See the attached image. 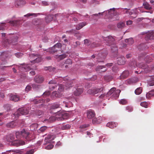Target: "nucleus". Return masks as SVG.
Here are the masks:
<instances>
[{
  "label": "nucleus",
  "instance_id": "nucleus-36",
  "mask_svg": "<svg viewBox=\"0 0 154 154\" xmlns=\"http://www.w3.org/2000/svg\"><path fill=\"white\" fill-rule=\"evenodd\" d=\"M3 107L7 111H10L12 107V105L11 104H7L4 105Z\"/></svg>",
  "mask_w": 154,
  "mask_h": 154
},
{
  "label": "nucleus",
  "instance_id": "nucleus-7",
  "mask_svg": "<svg viewBox=\"0 0 154 154\" xmlns=\"http://www.w3.org/2000/svg\"><path fill=\"white\" fill-rule=\"evenodd\" d=\"M55 114H56L55 116L50 118V120L51 119H53L58 121H62L68 119L69 117V115L68 113L60 110H58L57 112Z\"/></svg>",
  "mask_w": 154,
  "mask_h": 154
},
{
  "label": "nucleus",
  "instance_id": "nucleus-27",
  "mask_svg": "<svg viewBox=\"0 0 154 154\" xmlns=\"http://www.w3.org/2000/svg\"><path fill=\"white\" fill-rule=\"evenodd\" d=\"M153 55H154L153 54H151L150 55H147L144 59L148 63L152 61L153 60L152 58H154Z\"/></svg>",
  "mask_w": 154,
  "mask_h": 154
},
{
  "label": "nucleus",
  "instance_id": "nucleus-59",
  "mask_svg": "<svg viewBox=\"0 0 154 154\" xmlns=\"http://www.w3.org/2000/svg\"><path fill=\"white\" fill-rule=\"evenodd\" d=\"M54 147V145L50 144L45 147V149H50Z\"/></svg>",
  "mask_w": 154,
  "mask_h": 154
},
{
  "label": "nucleus",
  "instance_id": "nucleus-17",
  "mask_svg": "<svg viewBox=\"0 0 154 154\" xmlns=\"http://www.w3.org/2000/svg\"><path fill=\"white\" fill-rule=\"evenodd\" d=\"M10 100L14 102H17L20 100L19 96L16 94H10L8 95Z\"/></svg>",
  "mask_w": 154,
  "mask_h": 154
},
{
  "label": "nucleus",
  "instance_id": "nucleus-28",
  "mask_svg": "<svg viewBox=\"0 0 154 154\" xmlns=\"http://www.w3.org/2000/svg\"><path fill=\"white\" fill-rule=\"evenodd\" d=\"M96 70L101 72H104L107 70V69L104 66H99L96 68Z\"/></svg>",
  "mask_w": 154,
  "mask_h": 154
},
{
  "label": "nucleus",
  "instance_id": "nucleus-1",
  "mask_svg": "<svg viewBox=\"0 0 154 154\" xmlns=\"http://www.w3.org/2000/svg\"><path fill=\"white\" fill-rule=\"evenodd\" d=\"M15 136L13 133L9 134L5 136L4 140L5 141L9 142V145L19 146L25 144V142L22 140L15 139Z\"/></svg>",
  "mask_w": 154,
  "mask_h": 154
},
{
  "label": "nucleus",
  "instance_id": "nucleus-34",
  "mask_svg": "<svg viewBox=\"0 0 154 154\" xmlns=\"http://www.w3.org/2000/svg\"><path fill=\"white\" fill-rule=\"evenodd\" d=\"M86 24V23L85 22L81 23L77 25L76 27V29H77L79 30L85 26Z\"/></svg>",
  "mask_w": 154,
  "mask_h": 154
},
{
  "label": "nucleus",
  "instance_id": "nucleus-64",
  "mask_svg": "<svg viewBox=\"0 0 154 154\" xmlns=\"http://www.w3.org/2000/svg\"><path fill=\"white\" fill-rule=\"evenodd\" d=\"M126 109L128 112H131L132 111L133 109L131 107L128 106L126 107Z\"/></svg>",
  "mask_w": 154,
  "mask_h": 154
},
{
  "label": "nucleus",
  "instance_id": "nucleus-15",
  "mask_svg": "<svg viewBox=\"0 0 154 154\" xmlns=\"http://www.w3.org/2000/svg\"><path fill=\"white\" fill-rule=\"evenodd\" d=\"M59 108H60V104L57 103H54L51 105L50 107V112L54 114L56 113L58 110H57V109Z\"/></svg>",
  "mask_w": 154,
  "mask_h": 154
},
{
  "label": "nucleus",
  "instance_id": "nucleus-12",
  "mask_svg": "<svg viewBox=\"0 0 154 154\" xmlns=\"http://www.w3.org/2000/svg\"><path fill=\"white\" fill-rule=\"evenodd\" d=\"M103 88H95L88 90L87 93L89 94L95 95L97 94L101 93L103 91Z\"/></svg>",
  "mask_w": 154,
  "mask_h": 154
},
{
  "label": "nucleus",
  "instance_id": "nucleus-55",
  "mask_svg": "<svg viewBox=\"0 0 154 154\" xmlns=\"http://www.w3.org/2000/svg\"><path fill=\"white\" fill-rule=\"evenodd\" d=\"M39 85L35 84H32V88L35 89L37 90L38 88Z\"/></svg>",
  "mask_w": 154,
  "mask_h": 154
},
{
  "label": "nucleus",
  "instance_id": "nucleus-38",
  "mask_svg": "<svg viewBox=\"0 0 154 154\" xmlns=\"http://www.w3.org/2000/svg\"><path fill=\"white\" fill-rule=\"evenodd\" d=\"M116 90V88H111L106 94V97H108L111 94H113L114 91Z\"/></svg>",
  "mask_w": 154,
  "mask_h": 154
},
{
  "label": "nucleus",
  "instance_id": "nucleus-21",
  "mask_svg": "<svg viewBox=\"0 0 154 154\" xmlns=\"http://www.w3.org/2000/svg\"><path fill=\"white\" fill-rule=\"evenodd\" d=\"M86 113L87 118L90 119L93 118L95 116L94 111L91 109L88 110Z\"/></svg>",
  "mask_w": 154,
  "mask_h": 154
},
{
  "label": "nucleus",
  "instance_id": "nucleus-14",
  "mask_svg": "<svg viewBox=\"0 0 154 154\" xmlns=\"http://www.w3.org/2000/svg\"><path fill=\"white\" fill-rule=\"evenodd\" d=\"M55 137V135L53 134H48L47 137L45 138L44 144L46 145L48 143H50L51 140H53Z\"/></svg>",
  "mask_w": 154,
  "mask_h": 154
},
{
  "label": "nucleus",
  "instance_id": "nucleus-45",
  "mask_svg": "<svg viewBox=\"0 0 154 154\" xmlns=\"http://www.w3.org/2000/svg\"><path fill=\"white\" fill-rule=\"evenodd\" d=\"M144 8L147 9H151V7L150 5L147 2H145L143 4Z\"/></svg>",
  "mask_w": 154,
  "mask_h": 154
},
{
  "label": "nucleus",
  "instance_id": "nucleus-3",
  "mask_svg": "<svg viewBox=\"0 0 154 154\" xmlns=\"http://www.w3.org/2000/svg\"><path fill=\"white\" fill-rule=\"evenodd\" d=\"M115 8H110L107 11H104L103 12L99 13L98 14H94L90 16L91 18L94 20H96L100 17L101 15L103 14H106V16L109 18L111 17L113 15L115 11Z\"/></svg>",
  "mask_w": 154,
  "mask_h": 154
},
{
  "label": "nucleus",
  "instance_id": "nucleus-23",
  "mask_svg": "<svg viewBox=\"0 0 154 154\" xmlns=\"http://www.w3.org/2000/svg\"><path fill=\"white\" fill-rule=\"evenodd\" d=\"M26 4L24 0H17L15 2V5L17 7H21Z\"/></svg>",
  "mask_w": 154,
  "mask_h": 154
},
{
  "label": "nucleus",
  "instance_id": "nucleus-30",
  "mask_svg": "<svg viewBox=\"0 0 154 154\" xmlns=\"http://www.w3.org/2000/svg\"><path fill=\"white\" fill-rule=\"evenodd\" d=\"M121 91L119 90H116L114 91L113 94L112 95L111 97L112 98H116L118 97L119 96V93Z\"/></svg>",
  "mask_w": 154,
  "mask_h": 154
},
{
  "label": "nucleus",
  "instance_id": "nucleus-4",
  "mask_svg": "<svg viewBox=\"0 0 154 154\" xmlns=\"http://www.w3.org/2000/svg\"><path fill=\"white\" fill-rule=\"evenodd\" d=\"M29 109V107L23 106L19 108L15 112L12 114L11 116L16 119L21 115H26L28 114Z\"/></svg>",
  "mask_w": 154,
  "mask_h": 154
},
{
  "label": "nucleus",
  "instance_id": "nucleus-58",
  "mask_svg": "<svg viewBox=\"0 0 154 154\" xmlns=\"http://www.w3.org/2000/svg\"><path fill=\"white\" fill-rule=\"evenodd\" d=\"M57 82V81H56L54 79H52V80L48 82V84H49L55 85L56 84Z\"/></svg>",
  "mask_w": 154,
  "mask_h": 154
},
{
  "label": "nucleus",
  "instance_id": "nucleus-43",
  "mask_svg": "<svg viewBox=\"0 0 154 154\" xmlns=\"http://www.w3.org/2000/svg\"><path fill=\"white\" fill-rule=\"evenodd\" d=\"M52 96H55L56 97H60L61 96V94L58 93L57 91H54L52 94Z\"/></svg>",
  "mask_w": 154,
  "mask_h": 154
},
{
  "label": "nucleus",
  "instance_id": "nucleus-47",
  "mask_svg": "<svg viewBox=\"0 0 154 154\" xmlns=\"http://www.w3.org/2000/svg\"><path fill=\"white\" fill-rule=\"evenodd\" d=\"M75 17L73 18V20L75 21H76L78 20V18L79 16H81V15L80 14H73Z\"/></svg>",
  "mask_w": 154,
  "mask_h": 154
},
{
  "label": "nucleus",
  "instance_id": "nucleus-48",
  "mask_svg": "<svg viewBox=\"0 0 154 154\" xmlns=\"http://www.w3.org/2000/svg\"><path fill=\"white\" fill-rule=\"evenodd\" d=\"M126 82L128 84L130 85L135 82L134 80L133 79H129L126 81Z\"/></svg>",
  "mask_w": 154,
  "mask_h": 154
},
{
  "label": "nucleus",
  "instance_id": "nucleus-37",
  "mask_svg": "<svg viewBox=\"0 0 154 154\" xmlns=\"http://www.w3.org/2000/svg\"><path fill=\"white\" fill-rule=\"evenodd\" d=\"M56 56V58H58L59 60H63L66 58L67 57V55L65 54L60 55H57Z\"/></svg>",
  "mask_w": 154,
  "mask_h": 154
},
{
  "label": "nucleus",
  "instance_id": "nucleus-42",
  "mask_svg": "<svg viewBox=\"0 0 154 154\" xmlns=\"http://www.w3.org/2000/svg\"><path fill=\"white\" fill-rule=\"evenodd\" d=\"M71 127V126L69 124H66V125H63L61 128L63 130H67L70 128Z\"/></svg>",
  "mask_w": 154,
  "mask_h": 154
},
{
  "label": "nucleus",
  "instance_id": "nucleus-62",
  "mask_svg": "<svg viewBox=\"0 0 154 154\" xmlns=\"http://www.w3.org/2000/svg\"><path fill=\"white\" fill-rule=\"evenodd\" d=\"M98 120L97 118H94L92 119V122L94 124H99L98 122Z\"/></svg>",
  "mask_w": 154,
  "mask_h": 154
},
{
  "label": "nucleus",
  "instance_id": "nucleus-61",
  "mask_svg": "<svg viewBox=\"0 0 154 154\" xmlns=\"http://www.w3.org/2000/svg\"><path fill=\"white\" fill-rule=\"evenodd\" d=\"M44 69L45 70H48L49 72H51L53 70L52 67L51 66L45 67Z\"/></svg>",
  "mask_w": 154,
  "mask_h": 154
},
{
  "label": "nucleus",
  "instance_id": "nucleus-31",
  "mask_svg": "<svg viewBox=\"0 0 154 154\" xmlns=\"http://www.w3.org/2000/svg\"><path fill=\"white\" fill-rule=\"evenodd\" d=\"M54 16L52 14H49L47 15L45 17V21L47 23H49L53 19Z\"/></svg>",
  "mask_w": 154,
  "mask_h": 154
},
{
  "label": "nucleus",
  "instance_id": "nucleus-19",
  "mask_svg": "<svg viewBox=\"0 0 154 154\" xmlns=\"http://www.w3.org/2000/svg\"><path fill=\"white\" fill-rule=\"evenodd\" d=\"M138 13L137 10V8H136L133 9H130L128 14L130 15H132L131 17L132 19H134L136 17Z\"/></svg>",
  "mask_w": 154,
  "mask_h": 154
},
{
  "label": "nucleus",
  "instance_id": "nucleus-44",
  "mask_svg": "<svg viewBox=\"0 0 154 154\" xmlns=\"http://www.w3.org/2000/svg\"><path fill=\"white\" fill-rule=\"evenodd\" d=\"M130 9L127 8H121V11H122L124 14H128Z\"/></svg>",
  "mask_w": 154,
  "mask_h": 154
},
{
  "label": "nucleus",
  "instance_id": "nucleus-11",
  "mask_svg": "<svg viewBox=\"0 0 154 154\" xmlns=\"http://www.w3.org/2000/svg\"><path fill=\"white\" fill-rule=\"evenodd\" d=\"M19 64L21 66H20L19 65H16V67H18L19 69L21 68H23L26 71H29L31 69H35V67H34L33 66H32L30 64L25 65L24 63H23Z\"/></svg>",
  "mask_w": 154,
  "mask_h": 154
},
{
  "label": "nucleus",
  "instance_id": "nucleus-60",
  "mask_svg": "<svg viewBox=\"0 0 154 154\" xmlns=\"http://www.w3.org/2000/svg\"><path fill=\"white\" fill-rule=\"evenodd\" d=\"M47 128V127L45 126H42L41 127L39 130V131H40L41 132H44Z\"/></svg>",
  "mask_w": 154,
  "mask_h": 154
},
{
  "label": "nucleus",
  "instance_id": "nucleus-22",
  "mask_svg": "<svg viewBox=\"0 0 154 154\" xmlns=\"http://www.w3.org/2000/svg\"><path fill=\"white\" fill-rule=\"evenodd\" d=\"M106 54L105 53H99L97 55V57L98 58V62H103V60L106 57Z\"/></svg>",
  "mask_w": 154,
  "mask_h": 154
},
{
  "label": "nucleus",
  "instance_id": "nucleus-52",
  "mask_svg": "<svg viewBox=\"0 0 154 154\" xmlns=\"http://www.w3.org/2000/svg\"><path fill=\"white\" fill-rule=\"evenodd\" d=\"M35 152V149H32L30 150H27L25 154H33Z\"/></svg>",
  "mask_w": 154,
  "mask_h": 154
},
{
  "label": "nucleus",
  "instance_id": "nucleus-39",
  "mask_svg": "<svg viewBox=\"0 0 154 154\" xmlns=\"http://www.w3.org/2000/svg\"><path fill=\"white\" fill-rule=\"evenodd\" d=\"M142 87H139L137 88L135 91V93L136 95H139L142 92Z\"/></svg>",
  "mask_w": 154,
  "mask_h": 154
},
{
  "label": "nucleus",
  "instance_id": "nucleus-16",
  "mask_svg": "<svg viewBox=\"0 0 154 154\" xmlns=\"http://www.w3.org/2000/svg\"><path fill=\"white\" fill-rule=\"evenodd\" d=\"M62 79H63V81L65 82H63L65 83V86L66 88V89L69 88L72 86L73 82H72V81L69 79L68 77L66 76Z\"/></svg>",
  "mask_w": 154,
  "mask_h": 154
},
{
  "label": "nucleus",
  "instance_id": "nucleus-35",
  "mask_svg": "<svg viewBox=\"0 0 154 154\" xmlns=\"http://www.w3.org/2000/svg\"><path fill=\"white\" fill-rule=\"evenodd\" d=\"M154 95V89L149 91L146 94V98H149L151 97Z\"/></svg>",
  "mask_w": 154,
  "mask_h": 154
},
{
  "label": "nucleus",
  "instance_id": "nucleus-54",
  "mask_svg": "<svg viewBox=\"0 0 154 154\" xmlns=\"http://www.w3.org/2000/svg\"><path fill=\"white\" fill-rule=\"evenodd\" d=\"M139 66L140 67H141V68H142L143 69H145L147 67V66L145 64H144L143 63H141L139 65L137 64V66Z\"/></svg>",
  "mask_w": 154,
  "mask_h": 154
},
{
  "label": "nucleus",
  "instance_id": "nucleus-10",
  "mask_svg": "<svg viewBox=\"0 0 154 154\" xmlns=\"http://www.w3.org/2000/svg\"><path fill=\"white\" fill-rule=\"evenodd\" d=\"M39 56V55L36 54H31L29 55V57L30 59H34L32 61H31L30 62L32 63H38L41 61L42 59Z\"/></svg>",
  "mask_w": 154,
  "mask_h": 154
},
{
  "label": "nucleus",
  "instance_id": "nucleus-49",
  "mask_svg": "<svg viewBox=\"0 0 154 154\" xmlns=\"http://www.w3.org/2000/svg\"><path fill=\"white\" fill-rule=\"evenodd\" d=\"M58 84H55L54 85H50L49 86V88L50 90L52 91L55 89H56L57 88V87Z\"/></svg>",
  "mask_w": 154,
  "mask_h": 154
},
{
  "label": "nucleus",
  "instance_id": "nucleus-6",
  "mask_svg": "<svg viewBox=\"0 0 154 154\" xmlns=\"http://www.w3.org/2000/svg\"><path fill=\"white\" fill-rule=\"evenodd\" d=\"M2 38L3 40H5V44L6 46H8V44H12V45H14L15 44L14 43H15L17 42V39L18 38V36L17 35H12V36L10 37V39L9 40L7 39H5L6 35L5 33H1Z\"/></svg>",
  "mask_w": 154,
  "mask_h": 154
},
{
  "label": "nucleus",
  "instance_id": "nucleus-50",
  "mask_svg": "<svg viewBox=\"0 0 154 154\" xmlns=\"http://www.w3.org/2000/svg\"><path fill=\"white\" fill-rule=\"evenodd\" d=\"M112 79V76L111 75H107L104 77L105 79L108 82L110 81Z\"/></svg>",
  "mask_w": 154,
  "mask_h": 154
},
{
  "label": "nucleus",
  "instance_id": "nucleus-8",
  "mask_svg": "<svg viewBox=\"0 0 154 154\" xmlns=\"http://www.w3.org/2000/svg\"><path fill=\"white\" fill-rule=\"evenodd\" d=\"M7 23H9L11 25L13 26H18L20 24V21L19 20H7L5 22L0 23V30H3L5 29V27L7 26Z\"/></svg>",
  "mask_w": 154,
  "mask_h": 154
},
{
  "label": "nucleus",
  "instance_id": "nucleus-5",
  "mask_svg": "<svg viewBox=\"0 0 154 154\" xmlns=\"http://www.w3.org/2000/svg\"><path fill=\"white\" fill-rule=\"evenodd\" d=\"M61 45L60 43H58L53 47L48 49H43L44 51L49 52L51 54H59L62 53L61 51Z\"/></svg>",
  "mask_w": 154,
  "mask_h": 154
},
{
  "label": "nucleus",
  "instance_id": "nucleus-20",
  "mask_svg": "<svg viewBox=\"0 0 154 154\" xmlns=\"http://www.w3.org/2000/svg\"><path fill=\"white\" fill-rule=\"evenodd\" d=\"M34 81L35 82L37 83L41 84L44 81V78L41 75H36L35 77Z\"/></svg>",
  "mask_w": 154,
  "mask_h": 154
},
{
  "label": "nucleus",
  "instance_id": "nucleus-2",
  "mask_svg": "<svg viewBox=\"0 0 154 154\" xmlns=\"http://www.w3.org/2000/svg\"><path fill=\"white\" fill-rule=\"evenodd\" d=\"M116 37L109 35L106 37L103 36V40L105 41L109 46H111L112 51L116 53L117 52L118 49L114 41L116 40Z\"/></svg>",
  "mask_w": 154,
  "mask_h": 154
},
{
  "label": "nucleus",
  "instance_id": "nucleus-53",
  "mask_svg": "<svg viewBox=\"0 0 154 154\" xmlns=\"http://www.w3.org/2000/svg\"><path fill=\"white\" fill-rule=\"evenodd\" d=\"M140 105L141 106L145 108H146L148 107L147 103L146 102L144 101L141 103Z\"/></svg>",
  "mask_w": 154,
  "mask_h": 154
},
{
  "label": "nucleus",
  "instance_id": "nucleus-25",
  "mask_svg": "<svg viewBox=\"0 0 154 154\" xmlns=\"http://www.w3.org/2000/svg\"><path fill=\"white\" fill-rule=\"evenodd\" d=\"M125 58L123 56L117 58V63L119 65H124L125 63Z\"/></svg>",
  "mask_w": 154,
  "mask_h": 154
},
{
  "label": "nucleus",
  "instance_id": "nucleus-13",
  "mask_svg": "<svg viewBox=\"0 0 154 154\" xmlns=\"http://www.w3.org/2000/svg\"><path fill=\"white\" fill-rule=\"evenodd\" d=\"M148 33L145 38L146 40L149 39H154V32L153 31H147L144 32H143L141 33V34L143 35L144 34Z\"/></svg>",
  "mask_w": 154,
  "mask_h": 154
},
{
  "label": "nucleus",
  "instance_id": "nucleus-32",
  "mask_svg": "<svg viewBox=\"0 0 154 154\" xmlns=\"http://www.w3.org/2000/svg\"><path fill=\"white\" fill-rule=\"evenodd\" d=\"M129 75V72L128 71L126 70L124 71L120 75V77L121 79H125Z\"/></svg>",
  "mask_w": 154,
  "mask_h": 154
},
{
  "label": "nucleus",
  "instance_id": "nucleus-40",
  "mask_svg": "<svg viewBox=\"0 0 154 154\" xmlns=\"http://www.w3.org/2000/svg\"><path fill=\"white\" fill-rule=\"evenodd\" d=\"M57 87H58V92H63L64 90V88L63 86L61 85H58Z\"/></svg>",
  "mask_w": 154,
  "mask_h": 154
},
{
  "label": "nucleus",
  "instance_id": "nucleus-26",
  "mask_svg": "<svg viewBox=\"0 0 154 154\" xmlns=\"http://www.w3.org/2000/svg\"><path fill=\"white\" fill-rule=\"evenodd\" d=\"M62 105L67 108L73 106V104L72 102L69 101L68 100H66V101H63Z\"/></svg>",
  "mask_w": 154,
  "mask_h": 154
},
{
  "label": "nucleus",
  "instance_id": "nucleus-9",
  "mask_svg": "<svg viewBox=\"0 0 154 154\" xmlns=\"http://www.w3.org/2000/svg\"><path fill=\"white\" fill-rule=\"evenodd\" d=\"M15 134L16 138L17 139L24 138L26 139H28L29 135V133L28 131L25 129H23L20 131L16 132Z\"/></svg>",
  "mask_w": 154,
  "mask_h": 154
},
{
  "label": "nucleus",
  "instance_id": "nucleus-41",
  "mask_svg": "<svg viewBox=\"0 0 154 154\" xmlns=\"http://www.w3.org/2000/svg\"><path fill=\"white\" fill-rule=\"evenodd\" d=\"M125 42L128 43V44L131 45L134 43V41L132 38H130L125 40Z\"/></svg>",
  "mask_w": 154,
  "mask_h": 154
},
{
  "label": "nucleus",
  "instance_id": "nucleus-33",
  "mask_svg": "<svg viewBox=\"0 0 154 154\" xmlns=\"http://www.w3.org/2000/svg\"><path fill=\"white\" fill-rule=\"evenodd\" d=\"M16 125V123L13 121L8 123L6 124L7 127L9 128H13Z\"/></svg>",
  "mask_w": 154,
  "mask_h": 154
},
{
  "label": "nucleus",
  "instance_id": "nucleus-51",
  "mask_svg": "<svg viewBox=\"0 0 154 154\" xmlns=\"http://www.w3.org/2000/svg\"><path fill=\"white\" fill-rule=\"evenodd\" d=\"M44 101V99L41 100L39 99L38 100L37 99H34L33 100V102L36 104H38L39 103H42Z\"/></svg>",
  "mask_w": 154,
  "mask_h": 154
},
{
  "label": "nucleus",
  "instance_id": "nucleus-24",
  "mask_svg": "<svg viewBox=\"0 0 154 154\" xmlns=\"http://www.w3.org/2000/svg\"><path fill=\"white\" fill-rule=\"evenodd\" d=\"M83 91V89L82 87L77 88L74 92V94L76 96H78L81 94Z\"/></svg>",
  "mask_w": 154,
  "mask_h": 154
},
{
  "label": "nucleus",
  "instance_id": "nucleus-63",
  "mask_svg": "<svg viewBox=\"0 0 154 154\" xmlns=\"http://www.w3.org/2000/svg\"><path fill=\"white\" fill-rule=\"evenodd\" d=\"M15 56L18 58H20L22 56L23 54L20 52L17 53L15 54Z\"/></svg>",
  "mask_w": 154,
  "mask_h": 154
},
{
  "label": "nucleus",
  "instance_id": "nucleus-18",
  "mask_svg": "<svg viewBox=\"0 0 154 154\" xmlns=\"http://www.w3.org/2000/svg\"><path fill=\"white\" fill-rule=\"evenodd\" d=\"M84 44L86 46H90L91 48L97 47V45L95 42H92L91 40L88 39H86L84 40Z\"/></svg>",
  "mask_w": 154,
  "mask_h": 154
},
{
  "label": "nucleus",
  "instance_id": "nucleus-56",
  "mask_svg": "<svg viewBox=\"0 0 154 154\" xmlns=\"http://www.w3.org/2000/svg\"><path fill=\"white\" fill-rule=\"evenodd\" d=\"M119 103L120 104L122 105H125L127 103V101L125 99H122L120 101Z\"/></svg>",
  "mask_w": 154,
  "mask_h": 154
},
{
  "label": "nucleus",
  "instance_id": "nucleus-57",
  "mask_svg": "<svg viewBox=\"0 0 154 154\" xmlns=\"http://www.w3.org/2000/svg\"><path fill=\"white\" fill-rule=\"evenodd\" d=\"M97 118L98 120V122H99V123H100L103 120H104L105 119V118H102L100 116L98 117Z\"/></svg>",
  "mask_w": 154,
  "mask_h": 154
},
{
  "label": "nucleus",
  "instance_id": "nucleus-46",
  "mask_svg": "<svg viewBox=\"0 0 154 154\" xmlns=\"http://www.w3.org/2000/svg\"><path fill=\"white\" fill-rule=\"evenodd\" d=\"M117 27L119 28H123L125 26V24L123 22H119L118 23Z\"/></svg>",
  "mask_w": 154,
  "mask_h": 154
},
{
  "label": "nucleus",
  "instance_id": "nucleus-29",
  "mask_svg": "<svg viewBox=\"0 0 154 154\" xmlns=\"http://www.w3.org/2000/svg\"><path fill=\"white\" fill-rule=\"evenodd\" d=\"M118 125L117 123L110 122L108 123L106 125V126L109 127L110 128H113L114 127H116Z\"/></svg>",
  "mask_w": 154,
  "mask_h": 154
}]
</instances>
